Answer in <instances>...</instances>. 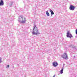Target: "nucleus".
Instances as JSON below:
<instances>
[{
    "label": "nucleus",
    "mask_w": 77,
    "mask_h": 77,
    "mask_svg": "<svg viewBox=\"0 0 77 77\" xmlns=\"http://www.w3.org/2000/svg\"><path fill=\"white\" fill-rule=\"evenodd\" d=\"M9 65H8L7 66V67H6L7 68H9Z\"/></svg>",
    "instance_id": "12"
},
{
    "label": "nucleus",
    "mask_w": 77,
    "mask_h": 77,
    "mask_svg": "<svg viewBox=\"0 0 77 77\" xmlns=\"http://www.w3.org/2000/svg\"><path fill=\"white\" fill-rule=\"evenodd\" d=\"M18 18V21L21 23H25L26 21V17L20 15Z\"/></svg>",
    "instance_id": "1"
},
{
    "label": "nucleus",
    "mask_w": 77,
    "mask_h": 77,
    "mask_svg": "<svg viewBox=\"0 0 77 77\" xmlns=\"http://www.w3.org/2000/svg\"><path fill=\"white\" fill-rule=\"evenodd\" d=\"M63 67H64V66H63V67L62 69L60 71V74H63Z\"/></svg>",
    "instance_id": "8"
},
{
    "label": "nucleus",
    "mask_w": 77,
    "mask_h": 77,
    "mask_svg": "<svg viewBox=\"0 0 77 77\" xmlns=\"http://www.w3.org/2000/svg\"><path fill=\"white\" fill-rule=\"evenodd\" d=\"M2 62V57H0V63Z\"/></svg>",
    "instance_id": "11"
},
{
    "label": "nucleus",
    "mask_w": 77,
    "mask_h": 77,
    "mask_svg": "<svg viewBox=\"0 0 77 77\" xmlns=\"http://www.w3.org/2000/svg\"><path fill=\"white\" fill-rule=\"evenodd\" d=\"M66 36L67 38H71L72 37V35L69 33V31H68L67 33Z\"/></svg>",
    "instance_id": "4"
},
{
    "label": "nucleus",
    "mask_w": 77,
    "mask_h": 77,
    "mask_svg": "<svg viewBox=\"0 0 77 77\" xmlns=\"http://www.w3.org/2000/svg\"><path fill=\"white\" fill-rule=\"evenodd\" d=\"M53 65L54 67H56L58 65V63L56 62H54L53 63Z\"/></svg>",
    "instance_id": "6"
},
{
    "label": "nucleus",
    "mask_w": 77,
    "mask_h": 77,
    "mask_svg": "<svg viewBox=\"0 0 77 77\" xmlns=\"http://www.w3.org/2000/svg\"><path fill=\"white\" fill-rule=\"evenodd\" d=\"M50 12H51V15H54V12H53V11H52V10H50Z\"/></svg>",
    "instance_id": "9"
},
{
    "label": "nucleus",
    "mask_w": 77,
    "mask_h": 77,
    "mask_svg": "<svg viewBox=\"0 0 77 77\" xmlns=\"http://www.w3.org/2000/svg\"><path fill=\"white\" fill-rule=\"evenodd\" d=\"M64 59H66V60L68 59V55H67V54L66 53H64L63 55L61 56Z\"/></svg>",
    "instance_id": "3"
},
{
    "label": "nucleus",
    "mask_w": 77,
    "mask_h": 77,
    "mask_svg": "<svg viewBox=\"0 0 77 77\" xmlns=\"http://www.w3.org/2000/svg\"><path fill=\"white\" fill-rule=\"evenodd\" d=\"M75 9V7L74 6L70 5V6L69 7V9L70 10H72V11H74V9Z\"/></svg>",
    "instance_id": "5"
},
{
    "label": "nucleus",
    "mask_w": 77,
    "mask_h": 77,
    "mask_svg": "<svg viewBox=\"0 0 77 77\" xmlns=\"http://www.w3.org/2000/svg\"><path fill=\"white\" fill-rule=\"evenodd\" d=\"M55 76H56V75H54V76L53 77H55Z\"/></svg>",
    "instance_id": "14"
},
{
    "label": "nucleus",
    "mask_w": 77,
    "mask_h": 77,
    "mask_svg": "<svg viewBox=\"0 0 77 77\" xmlns=\"http://www.w3.org/2000/svg\"><path fill=\"white\" fill-rule=\"evenodd\" d=\"M4 5V2L3 0H1L0 2V6H3Z\"/></svg>",
    "instance_id": "7"
},
{
    "label": "nucleus",
    "mask_w": 77,
    "mask_h": 77,
    "mask_svg": "<svg viewBox=\"0 0 77 77\" xmlns=\"http://www.w3.org/2000/svg\"><path fill=\"white\" fill-rule=\"evenodd\" d=\"M75 50H77L76 49H75Z\"/></svg>",
    "instance_id": "16"
},
{
    "label": "nucleus",
    "mask_w": 77,
    "mask_h": 77,
    "mask_svg": "<svg viewBox=\"0 0 77 77\" xmlns=\"http://www.w3.org/2000/svg\"><path fill=\"white\" fill-rule=\"evenodd\" d=\"M32 33L33 35H37L38 34H39V32L38 29L36 27V26L35 25L34 26L33 32H32Z\"/></svg>",
    "instance_id": "2"
},
{
    "label": "nucleus",
    "mask_w": 77,
    "mask_h": 77,
    "mask_svg": "<svg viewBox=\"0 0 77 77\" xmlns=\"http://www.w3.org/2000/svg\"><path fill=\"white\" fill-rule=\"evenodd\" d=\"M46 12V14L47 15V16H50V14H49V13H48V11H47Z\"/></svg>",
    "instance_id": "10"
},
{
    "label": "nucleus",
    "mask_w": 77,
    "mask_h": 77,
    "mask_svg": "<svg viewBox=\"0 0 77 77\" xmlns=\"http://www.w3.org/2000/svg\"><path fill=\"white\" fill-rule=\"evenodd\" d=\"M75 56H74L73 58H75Z\"/></svg>",
    "instance_id": "15"
},
{
    "label": "nucleus",
    "mask_w": 77,
    "mask_h": 77,
    "mask_svg": "<svg viewBox=\"0 0 77 77\" xmlns=\"http://www.w3.org/2000/svg\"><path fill=\"white\" fill-rule=\"evenodd\" d=\"M76 33L77 34V29H76Z\"/></svg>",
    "instance_id": "13"
}]
</instances>
